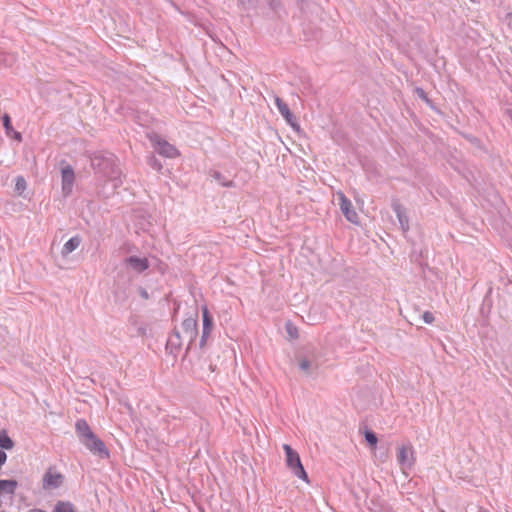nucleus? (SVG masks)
<instances>
[{
	"instance_id": "1",
	"label": "nucleus",
	"mask_w": 512,
	"mask_h": 512,
	"mask_svg": "<svg viewBox=\"0 0 512 512\" xmlns=\"http://www.w3.org/2000/svg\"><path fill=\"white\" fill-rule=\"evenodd\" d=\"M93 169L105 177L116 179L120 173L112 153L94 155L91 159Z\"/></svg>"
},
{
	"instance_id": "2",
	"label": "nucleus",
	"mask_w": 512,
	"mask_h": 512,
	"mask_svg": "<svg viewBox=\"0 0 512 512\" xmlns=\"http://www.w3.org/2000/svg\"><path fill=\"white\" fill-rule=\"evenodd\" d=\"M283 450L286 456V465L291 470V472L296 477L303 479L306 482H309L308 475L302 465L298 452L288 444L283 445Z\"/></svg>"
},
{
	"instance_id": "3",
	"label": "nucleus",
	"mask_w": 512,
	"mask_h": 512,
	"mask_svg": "<svg viewBox=\"0 0 512 512\" xmlns=\"http://www.w3.org/2000/svg\"><path fill=\"white\" fill-rule=\"evenodd\" d=\"M198 323L196 317H188L181 323V334L184 339L187 340L186 353L191 349L193 342L196 340L198 335Z\"/></svg>"
},
{
	"instance_id": "4",
	"label": "nucleus",
	"mask_w": 512,
	"mask_h": 512,
	"mask_svg": "<svg viewBox=\"0 0 512 512\" xmlns=\"http://www.w3.org/2000/svg\"><path fill=\"white\" fill-rule=\"evenodd\" d=\"M397 462L403 472H405L406 469H411L415 462L413 447L410 445L398 447Z\"/></svg>"
},
{
	"instance_id": "5",
	"label": "nucleus",
	"mask_w": 512,
	"mask_h": 512,
	"mask_svg": "<svg viewBox=\"0 0 512 512\" xmlns=\"http://www.w3.org/2000/svg\"><path fill=\"white\" fill-rule=\"evenodd\" d=\"M75 432L79 441L85 445L92 441L97 435L92 431L85 419H78L75 423Z\"/></svg>"
},
{
	"instance_id": "6",
	"label": "nucleus",
	"mask_w": 512,
	"mask_h": 512,
	"mask_svg": "<svg viewBox=\"0 0 512 512\" xmlns=\"http://www.w3.org/2000/svg\"><path fill=\"white\" fill-rule=\"evenodd\" d=\"M184 340L185 339L184 336L181 334V331L178 328H174L167 339L166 350L170 354L176 356L180 352Z\"/></svg>"
},
{
	"instance_id": "7",
	"label": "nucleus",
	"mask_w": 512,
	"mask_h": 512,
	"mask_svg": "<svg viewBox=\"0 0 512 512\" xmlns=\"http://www.w3.org/2000/svg\"><path fill=\"white\" fill-rule=\"evenodd\" d=\"M62 178V192L64 196H68L72 193L73 185L75 181V174L72 166L65 165L61 168Z\"/></svg>"
},
{
	"instance_id": "8",
	"label": "nucleus",
	"mask_w": 512,
	"mask_h": 512,
	"mask_svg": "<svg viewBox=\"0 0 512 512\" xmlns=\"http://www.w3.org/2000/svg\"><path fill=\"white\" fill-rule=\"evenodd\" d=\"M84 446L93 455H96L101 459H108L110 457V452L108 448L98 436H96L92 441L85 443Z\"/></svg>"
},
{
	"instance_id": "9",
	"label": "nucleus",
	"mask_w": 512,
	"mask_h": 512,
	"mask_svg": "<svg viewBox=\"0 0 512 512\" xmlns=\"http://www.w3.org/2000/svg\"><path fill=\"white\" fill-rule=\"evenodd\" d=\"M63 481L64 476L61 473L55 472L52 468H49L43 476V488L57 489L63 484Z\"/></svg>"
},
{
	"instance_id": "10",
	"label": "nucleus",
	"mask_w": 512,
	"mask_h": 512,
	"mask_svg": "<svg viewBox=\"0 0 512 512\" xmlns=\"http://www.w3.org/2000/svg\"><path fill=\"white\" fill-rule=\"evenodd\" d=\"M340 198V209L345 218L354 224L358 223L359 217L356 211L354 210V207L351 203V201L346 198V196L343 193L339 194Z\"/></svg>"
},
{
	"instance_id": "11",
	"label": "nucleus",
	"mask_w": 512,
	"mask_h": 512,
	"mask_svg": "<svg viewBox=\"0 0 512 512\" xmlns=\"http://www.w3.org/2000/svg\"><path fill=\"white\" fill-rule=\"evenodd\" d=\"M275 104L281 116L286 120V122L293 128H299L297 123V119L294 114L290 111L288 105L279 97L275 98Z\"/></svg>"
},
{
	"instance_id": "12",
	"label": "nucleus",
	"mask_w": 512,
	"mask_h": 512,
	"mask_svg": "<svg viewBox=\"0 0 512 512\" xmlns=\"http://www.w3.org/2000/svg\"><path fill=\"white\" fill-rule=\"evenodd\" d=\"M125 264L137 273H142L150 267V263L146 257L140 258L130 256L124 260Z\"/></svg>"
},
{
	"instance_id": "13",
	"label": "nucleus",
	"mask_w": 512,
	"mask_h": 512,
	"mask_svg": "<svg viewBox=\"0 0 512 512\" xmlns=\"http://www.w3.org/2000/svg\"><path fill=\"white\" fill-rule=\"evenodd\" d=\"M392 209L395 212L397 219L399 221L400 227L403 230V232H406L409 230V220L406 215V210L404 206L397 200L392 202Z\"/></svg>"
},
{
	"instance_id": "14",
	"label": "nucleus",
	"mask_w": 512,
	"mask_h": 512,
	"mask_svg": "<svg viewBox=\"0 0 512 512\" xmlns=\"http://www.w3.org/2000/svg\"><path fill=\"white\" fill-rule=\"evenodd\" d=\"M155 149L160 155L167 158H174L178 155V150L175 146L160 138L155 142Z\"/></svg>"
},
{
	"instance_id": "15",
	"label": "nucleus",
	"mask_w": 512,
	"mask_h": 512,
	"mask_svg": "<svg viewBox=\"0 0 512 512\" xmlns=\"http://www.w3.org/2000/svg\"><path fill=\"white\" fill-rule=\"evenodd\" d=\"M82 242V238L79 235H76L72 238H70L63 246L61 254L62 256L66 257L70 253H72L74 250H76L79 245Z\"/></svg>"
},
{
	"instance_id": "16",
	"label": "nucleus",
	"mask_w": 512,
	"mask_h": 512,
	"mask_svg": "<svg viewBox=\"0 0 512 512\" xmlns=\"http://www.w3.org/2000/svg\"><path fill=\"white\" fill-rule=\"evenodd\" d=\"M214 327L213 317L206 305L202 306V329L212 332Z\"/></svg>"
},
{
	"instance_id": "17",
	"label": "nucleus",
	"mask_w": 512,
	"mask_h": 512,
	"mask_svg": "<svg viewBox=\"0 0 512 512\" xmlns=\"http://www.w3.org/2000/svg\"><path fill=\"white\" fill-rule=\"evenodd\" d=\"M17 487V481L10 480H0V494H13Z\"/></svg>"
},
{
	"instance_id": "18",
	"label": "nucleus",
	"mask_w": 512,
	"mask_h": 512,
	"mask_svg": "<svg viewBox=\"0 0 512 512\" xmlns=\"http://www.w3.org/2000/svg\"><path fill=\"white\" fill-rule=\"evenodd\" d=\"M14 447L13 440L5 430L0 431V448L10 450Z\"/></svg>"
},
{
	"instance_id": "19",
	"label": "nucleus",
	"mask_w": 512,
	"mask_h": 512,
	"mask_svg": "<svg viewBox=\"0 0 512 512\" xmlns=\"http://www.w3.org/2000/svg\"><path fill=\"white\" fill-rule=\"evenodd\" d=\"M53 512H75L74 505L69 501H58Z\"/></svg>"
},
{
	"instance_id": "20",
	"label": "nucleus",
	"mask_w": 512,
	"mask_h": 512,
	"mask_svg": "<svg viewBox=\"0 0 512 512\" xmlns=\"http://www.w3.org/2000/svg\"><path fill=\"white\" fill-rule=\"evenodd\" d=\"M299 368L304 372L306 373L307 375H311L312 374V362L307 359V358H301L299 359Z\"/></svg>"
},
{
	"instance_id": "21",
	"label": "nucleus",
	"mask_w": 512,
	"mask_h": 512,
	"mask_svg": "<svg viewBox=\"0 0 512 512\" xmlns=\"http://www.w3.org/2000/svg\"><path fill=\"white\" fill-rule=\"evenodd\" d=\"M364 437L370 446H372V447L376 446V444L378 442V438H377V435L372 430H366L364 433Z\"/></svg>"
},
{
	"instance_id": "22",
	"label": "nucleus",
	"mask_w": 512,
	"mask_h": 512,
	"mask_svg": "<svg viewBox=\"0 0 512 512\" xmlns=\"http://www.w3.org/2000/svg\"><path fill=\"white\" fill-rule=\"evenodd\" d=\"M27 187L26 180L22 176H18L15 179V191L21 194Z\"/></svg>"
},
{
	"instance_id": "23",
	"label": "nucleus",
	"mask_w": 512,
	"mask_h": 512,
	"mask_svg": "<svg viewBox=\"0 0 512 512\" xmlns=\"http://www.w3.org/2000/svg\"><path fill=\"white\" fill-rule=\"evenodd\" d=\"M2 119H3V126L5 128L6 134L10 135L11 131H13V127L11 124V118L8 114H4Z\"/></svg>"
},
{
	"instance_id": "24",
	"label": "nucleus",
	"mask_w": 512,
	"mask_h": 512,
	"mask_svg": "<svg viewBox=\"0 0 512 512\" xmlns=\"http://www.w3.org/2000/svg\"><path fill=\"white\" fill-rule=\"evenodd\" d=\"M210 335H211L210 331L202 329V334H201L200 341H199L200 349H204L205 348Z\"/></svg>"
},
{
	"instance_id": "25",
	"label": "nucleus",
	"mask_w": 512,
	"mask_h": 512,
	"mask_svg": "<svg viewBox=\"0 0 512 512\" xmlns=\"http://www.w3.org/2000/svg\"><path fill=\"white\" fill-rule=\"evenodd\" d=\"M210 335H211L210 331L202 329V334H201L200 341H199L200 349H204L205 348Z\"/></svg>"
},
{
	"instance_id": "26",
	"label": "nucleus",
	"mask_w": 512,
	"mask_h": 512,
	"mask_svg": "<svg viewBox=\"0 0 512 512\" xmlns=\"http://www.w3.org/2000/svg\"><path fill=\"white\" fill-rule=\"evenodd\" d=\"M415 93L420 99L424 100L427 104L431 103L430 99L427 96V93L422 88L417 87L415 89Z\"/></svg>"
},
{
	"instance_id": "27",
	"label": "nucleus",
	"mask_w": 512,
	"mask_h": 512,
	"mask_svg": "<svg viewBox=\"0 0 512 512\" xmlns=\"http://www.w3.org/2000/svg\"><path fill=\"white\" fill-rule=\"evenodd\" d=\"M422 318H423L424 322L427 323V324H431L434 321V316L429 311L424 312L423 315H422Z\"/></svg>"
},
{
	"instance_id": "28",
	"label": "nucleus",
	"mask_w": 512,
	"mask_h": 512,
	"mask_svg": "<svg viewBox=\"0 0 512 512\" xmlns=\"http://www.w3.org/2000/svg\"><path fill=\"white\" fill-rule=\"evenodd\" d=\"M149 163H150V165H151L154 169H156L157 171H160V170L162 169V164H161V163L159 162V160H158V159H156L155 157H152V158L150 159V162H149Z\"/></svg>"
},
{
	"instance_id": "29",
	"label": "nucleus",
	"mask_w": 512,
	"mask_h": 512,
	"mask_svg": "<svg viewBox=\"0 0 512 512\" xmlns=\"http://www.w3.org/2000/svg\"><path fill=\"white\" fill-rule=\"evenodd\" d=\"M11 133H13V137L14 139L18 140V141H21L22 140V135L20 132H17V131H11Z\"/></svg>"
},
{
	"instance_id": "30",
	"label": "nucleus",
	"mask_w": 512,
	"mask_h": 512,
	"mask_svg": "<svg viewBox=\"0 0 512 512\" xmlns=\"http://www.w3.org/2000/svg\"><path fill=\"white\" fill-rule=\"evenodd\" d=\"M213 177H214L216 180L221 181L222 175H221V173H220V172L215 171V172L213 173Z\"/></svg>"
},
{
	"instance_id": "31",
	"label": "nucleus",
	"mask_w": 512,
	"mask_h": 512,
	"mask_svg": "<svg viewBox=\"0 0 512 512\" xmlns=\"http://www.w3.org/2000/svg\"><path fill=\"white\" fill-rule=\"evenodd\" d=\"M288 333L290 334L291 337H294V333L295 334L297 333V329L293 328V331H292V329L288 326Z\"/></svg>"
},
{
	"instance_id": "32",
	"label": "nucleus",
	"mask_w": 512,
	"mask_h": 512,
	"mask_svg": "<svg viewBox=\"0 0 512 512\" xmlns=\"http://www.w3.org/2000/svg\"><path fill=\"white\" fill-rule=\"evenodd\" d=\"M141 296H142V297H144V298H148V293H147V291L143 289V290L141 291Z\"/></svg>"
},
{
	"instance_id": "33",
	"label": "nucleus",
	"mask_w": 512,
	"mask_h": 512,
	"mask_svg": "<svg viewBox=\"0 0 512 512\" xmlns=\"http://www.w3.org/2000/svg\"><path fill=\"white\" fill-rule=\"evenodd\" d=\"M379 512H394V511L390 508H382Z\"/></svg>"
},
{
	"instance_id": "34",
	"label": "nucleus",
	"mask_w": 512,
	"mask_h": 512,
	"mask_svg": "<svg viewBox=\"0 0 512 512\" xmlns=\"http://www.w3.org/2000/svg\"><path fill=\"white\" fill-rule=\"evenodd\" d=\"M223 186H231L232 185V182L229 181V182H223L222 183Z\"/></svg>"
},
{
	"instance_id": "35",
	"label": "nucleus",
	"mask_w": 512,
	"mask_h": 512,
	"mask_svg": "<svg viewBox=\"0 0 512 512\" xmlns=\"http://www.w3.org/2000/svg\"><path fill=\"white\" fill-rule=\"evenodd\" d=\"M34 512H46V511L41 510V509H36Z\"/></svg>"
},
{
	"instance_id": "36",
	"label": "nucleus",
	"mask_w": 512,
	"mask_h": 512,
	"mask_svg": "<svg viewBox=\"0 0 512 512\" xmlns=\"http://www.w3.org/2000/svg\"><path fill=\"white\" fill-rule=\"evenodd\" d=\"M440 512H445V511H443V510H440Z\"/></svg>"
},
{
	"instance_id": "37",
	"label": "nucleus",
	"mask_w": 512,
	"mask_h": 512,
	"mask_svg": "<svg viewBox=\"0 0 512 512\" xmlns=\"http://www.w3.org/2000/svg\"><path fill=\"white\" fill-rule=\"evenodd\" d=\"M152 512H156V511H152Z\"/></svg>"
}]
</instances>
